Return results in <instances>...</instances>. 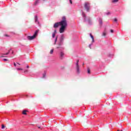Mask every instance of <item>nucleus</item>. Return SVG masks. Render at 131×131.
Masks as SVG:
<instances>
[{
    "mask_svg": "<svg viewBox=\"0 0 131 131\" xmlns=\"http://www.w3.org/2000/svg\"><path fill=\"white\" fill-rule=\"evenodd\" d=\"M4 36L9 37V35L8 34H5Z\"/></svg>",
    "mask_w": 131,
    "mask_h": 131,
    "instance_id": "nucleus-28",
    "label": "nucleus"
},
{
    "mask_svg": "<svg viewBox=\"0 0 131 131\" xmlns=\"http://www.w3.org/2000/svg\"><path fill=\"white\" fill-rule=\"evenodd\" d=\"M25 72H27V71H25Z\"/></svg>",
    "mask_w": 131,
    "mask_h": 131,
    "instance_id": "nucleus-36",
    "label": "nucleus"
},
{
    "mask_svg": "<svg viewBox=\"0 0 131 131\" xmlns=\"http://www.w3.org/2000/svg\"><path fill=\"white\" fill-rule=\"evenodd\" d=\"M63 40H64V36L61 35L60 39V41L62 42Z\"/></svg>",
    "mask_w": 131,
    "mask_h": 131,
    "instance_id": "nucleus-7",
    "label": "nucleus"
},
{
    "mask_svg": "<svg viewBox=\"0 0 131 131\" xmlns=\"http://www.w3.org/2000/svg\"><path fill=\"white\" fill-rule=\"evenodd\" d=\"M99 22L100 24H102V18L99 19Z\"/></svg>",
    "mask_w": 131,
    "mask_h": 131,
    "instance_id": "nucleus-16",
    "label": "nucleus"
},
{
    "mask_svg": "<svg viewBox=\"0 0 131 131\" xmlns=\"http://www.w3.org/2000/svg\"><path fill=\"white\" fill-rule=\"evenodd\" d=\"M114 21L115 22H117V18H115V19H114Z\"/></svg>",
    "mask_w": 131,
    "mask_h": 131,
    "instance_id": "nucleus-21",
    "label": "nucleus"
},
{
    "mask_svg": "<svg viewBox=\"0 0 131 131\" xmlns=\"http://www.w3.org/2000/svg\"><path fill=\"white\" fill-rule=\"evenodd\" d=\"M84 8L85 10L88 12H90V3H85L84 4Z\"/></svg>",
    "mask_w": 131,
    "mask_h": 131,
    "instance_id": "nucleus-2",
    "label": "nucleus"
},
{
    "mask_svg": "<svg viewBox=\"0 0 131 131\" xmlns=\"http://www.w3.org/2000/svg\"><path fill=\"white\" fill-rule=\"evenodd\" d=\"M37 34H38V30H36L35 32V33L34 34V35L36 37V35H37Z\"/></svg>",
    "mask_w": 131,
    "mask_h": 131,
    "instance_id": "nucleus-9",
    "label": "nucleus"
},
{
    "mask_svg": "<svg viewBox=\"0 0 131 131\" xmlns=\"http://www.w3.org/2000/svg\"><path fill=\"white\" fill-rule=\"evenodd\" d=\"M3 61H8V59H6V58H5V59H3Z\"/></svg>",
    "mask_w": 131,
    "mask_h": 131,
    "instance_id": "nucleus-26",
    "label": "nucleus"
},
{
    "mask_svg": "<svg viewBox=\"0 0 131 131\" xmlns=\"http://www.w3.org/2000/svg\"><path fill=\"white\" fill-rule=\"evenodd\" d=\"M53 33H55V34H56V33H57V30H55Z\"/></svg>",
    "mask_w": 131,
    "mask_h": 131,
    "instance_id": "nucleus-24",
    "label": "nucleus"
},
{
    "mask_svg": "<svg viewBox=\"0 0 131 131\" xmlns=\"http://www.w3.org/2000/svg\"><path fill=\"white\" fill-rule=\"evenodd\" d=\"M76 70L77 73H80V71H79V66L78 64L76 66Z\"/></svg>",
    "mask_w": 131,
    "mask_h": 131,
    "instance_id": "nucleus-5",
    "label": "nucleus"
},
{
    "mask_svg": "<svg viewBox=\"0 0 131 131\" xmlns=\"http://www.w3.org/2000/svg\"><path fill=\"white\" fill-rule=\"evenodd\" d=\"M107 34L106 33V32H103V33H102V36H106V35Z\"/></svg>",
    "mask_w": 131,
    "mask_h": 131,
    "instance_id": "nucleus-13",
    "label": "nucleus"
},
{
    "mask_svg": "<svg viewBox=\"0 0 131 131\" xmlns=\"http://www.w3.org/2000/svg\"><path fill=\"white\" fill-rule=\"evenodd\" d=\"M2 129L5 128V125H4V124H2Z\"/></svg>",
    "mask_w": 131,
    "mask_h": 131,
    "instance_id": "nucleus-20",
    "label": "nucleus"
},
{
    "mask_svg": "<svg viewBox=\"0 0 131 131\" xmlns=\"http://www.w3.org/2000/svg\"><path fill=\"white\" fill-rule=\"evenodd\" d=\"M50 54L52 55V54H53L54 53V49H52L51 51H50Z\"/></svg>",
    "mask_w": 131,
    "mask_h": 131,
    "instance_id": "nucleus-14",
    "label": "nucleus"
},
{
    "mask_svg": "<svg viewBox=\"0 0 131 131\" xmlns=\"http://www.w3.org/2000/svg\"><path fill=\"white\" fill-rule=\"evenodd\" d=\"M83 17H85V15L84 14V13H83Z\"/></svg>",
    "mask_w": 131,
    "mask_h": 131,
    "instance_id": "nucleus-29",
    "label": "nucleus"
},
{
    "mask_svg": "<svg viewBox=\"0 0 131 131\" xmlns=\"http://www.w3.org/2000/svg\"><path fill=\"white\" fill-rule=\"evenodd\" d=\"M111 13L110 12H108L107 13H106V15H110Z\"/></svg>",
    "mask_w": 131,
    "mask_h": 131,
    "instance_id": "nucleus-25",
    "label": "nucleus"
},
{
    "mask_svg": "<svg viewBox=\"0 0 131 131\" xmlns=\"http://www.w3.org/2000/svg\"><path fill=\"white\" fill-rule=\"evenodd\" d=\"M57 40H58V36H56V38L55 39L54 45H56Z\"/></svg>",
    "mask_w": 131,
    "mask_h": 131,
    "instance_id": "nucleus-10",
    "label": "nucleus"
},
{
    "mask_svg": "<svg viewBox=\"0 0 131 131\" xmlns=\"http://www.w3.org/2000/svg\"><path fill=\"white\" fill-rule=\"evenodd\" d=\"M35 35H33L32 36H28L27 37L28 39H29V40H32V39H34V38H35Z\"/></svg>",
    "mask_w": 131,
    "mask_h": 131,
    "instance_id": "nucleus-3",
    "label": "nucleus"
},
{
    "mask_svg": "<svg viewBox=\"0 0 131 131\" xmlns=\"http://www.w3.org/2000/svg\"><path fill=\"white\" fill-rule=\"evenodd\" d=\"M14 66L16 67V63H15V62H14Z\"/></svg>",
    "mask_w": 131,
    "mask_h": 131,
    "instance_id": "nucleus-30",
    "label": "nucleus"
},
{
    "mask_svg": "<svg viewBox=\"0 0 131 131\" xmlns=\"http://www.w3.org/2000/svg\"><path fill=\"white\" fill-rule=\"evenodd\" d=\"M83 65H84V63H83Z\"/></svg>",
    "mask_w": 131,
    "mask_h": 131,
    "instance_id": "nucleus-37",
    "label": "nucleus"
},
{
    "mask_svg": "<svg viewBox=\"0 0 131 131\" xmlns=\"http://www.w3.org/2000/svg\"><path fill=\"white\" fill-rule=\"evenodd\" d=\"M38 128H40V127H38Z\"/></svg>",
    "mask_w": 131,
    "mask_h": 131,
    "instance_id": "nucleus-35",
    "label": "nucleus"
},
{
    "mask_svg": "<svg viewBox=\"0 0 131 131\" xmlns=\"http://www.w3.org/2000/svg\"><path fill=\"white\" fill-rule=\"evenodd\" d=\"M5 55H9V53H7L5 54Z\"/></svg>",
    "mask_w": 131,
    "mask_h": 131,
    "instance_id": "nucleus-33",
    "label": "nucleus"
},
{
    "mask_svg": "<svg viewBox=\"0 0 131 131\" xmlns=\"http://www.w3.org/2000/svg\"><path fill=\"white\" fill-rule=\"evenodd\" d=\"M111 32L112 33H113V32H114V31L113 30H111Z\"/></svg>",
    "mask_w": 131,
    "mask_h": 131,
    "instance_id": "nucleus-23",
    "label": "nucleus"
},
{
    "mask_svg": "<svg viewBox=\"0 0 131 131\" xmlns=\"http://www.w3.org/2000/svg\"><path fill=\"white\" fill-rule=\"evenodd\" d=\"M67 20H66V17L65 16L62 17V19L60 22H57L54 24L53 27L54 28H58L59 26H61L59 29L60 33H64L65 31V29H66V27H67Z\"/></svg>",
    "mask_w": 131,
    "mask_h": 131,
    "instance_id": "nucleus-1",
    "label": "nucleus"
},
{
    "mask_svg": "<svg viewBox=\"0 0 131 131\" xmlns=\"http://www.w3.org/2000/svg\"><path fill=\"white\" fill-rule=\"evenodd\" d=\"M29 68V66H27V68Z\"/></svg>",
    "mask_w": 131,
    "mask_h": 131,
    "instance_id": "nucleus-32",
    "label": "nucleus"
},
{
    "mask_svg": "<svg viewBox=\"0 0 131 131\" xmlns=\"http://www.w3.org/2000/svg\"><path fill=\"white\" fill-rule=\"evenodd\" d=\"M70 4H72V0H69Z\"/></svg>",
    "mask_w": 131,
    "mask_h": 131,
    "instance_id": "nucleus-27",
    "label": "nucleus"
},
{
    "mask_svg": "<svg viewBox=\"0 0 131 131\" xmlns=\"http://www.w3.org/2000/svg\"><path fill=\"white\" fill-rule=\"evenodd\" d=\"M90 35L91 38L92 39V41L94 42V36H93V35H92V34H90Z\"/></svg>",
    "mask_w": 131,
    "mask_h": 131,
    "instance_id": "nucleus-12",
    "label": "nucleus"
},
{
    "mask_svg": "<svg viewBox=\"0 0 131 131\" xmlns=\"http://www.w3.org/2000/svg\"><path fill=\"white\" fill-rule=\"evenodd\" d=\"M27 112V111L26 110H24L23 112V114H24V115H26L27 114L26 113Z\"/></svg>",
    "mask_w": 131,
    "mask_h": 131,
    "instance_id": "nucleus-11",
    "label": "nucleus"
},
{
    "mask_svg": "<svg viewBox=\"0 0 131 131\" xmlns=\"http://www.w3.org/2000/svg\"><path fill=\"white\" fill-rule=\"evenodd\" d=\"M117 131H122V130H117Z\"/></svg>",
    "mask_w": 131,
    "mask_h": 131,
    "instance_id": "nucleus-34",
    "label": "nucleus"
},
{
    "mask_svg": "<svg viewBox=\"0 0 131 131\" xmlns=\"http://www.w3.org/2000/svg\"><path fill=\"white\" fill-rule=\"evenodd\" d=\"M58 46L57 47V49H59V48H60V47L62 46V42L60 41V42L58 43Z\"/></svg>",
    "mask_w": 131,
    "mask_h": 131,
    "instance_id": "nucleus-6",
    "label": "nucleus"
},
{
    "mask_svg": "<svg viewBox=\"0 0 131 131\" xmlns=\"http://www.w3.org/2000/svg\"><path fill=\"white\" fill-rule=\"evenodd\" d=\"M55 36H56V34L53 33L52 34V37L54 38H55Z\"/></svg>",
    "mask_w": 131,
    "mask_h": 131,
    "instance_id": "nucleus-17",
    "label": "nucleus"
},
{
    "mask_svg": "<svg viewBox=\"0 0 131 131\" xmlns=\"http://www.w3.org/2000/svg\"><path fill=\"white\" fill-rule=\"evenodd\" d=\"M118 2V0H113V3H117Z\"/></svg>",
    "mask_w": 131,
    "mask_h": 131,
    "instance_id": "nucleus-19",
    "label": "nucleus"
},
{
    "mask_svg": "<svg viewBox=\"0 0 131 131\" xmlns=\"http://www.w3.org/2000/svg\"><path fill=\"white\" fill-rule=\"evenodd\" d=\"M64 56V53L63 52H60V57H63Z\"/></svg>",
    "mask_w": 131,
    "mask_h": 131,
    "instance_id": "nucleus-15",
    "label": "nucleus"
},
{
    "mask_svg": "<svg viewBox=\"0 0 131 131\" xmlns=\"http://www.w3.org/2000/svg\"><path fill=\"white\" fill-rule=\"evenodd\" d=\"M35 22H37L38 24H39V22H38V16L37 15L35 16Z\"/></svg>",
    "mask_w": 131,
    "mask_h": 131,
    "instance_id": "nucleus-4",
    "label": "nucleus"
},
{
    "mask_svg": "<svg viewBox=\"0 0 131 131\" xmlns=\"http://www.w3.org/2000/svg\"><path fill=\"white\" fill-rule=\"evenodd\" d=\"M17 70H22V69H17Z\"/></svg>",
    "mask_w": 131,
    "mask_h": 131,
    "instance_id": "nucleus-31",
    "label": "nucleus"
},
{
    "mask_svg": "<svg viewBox=\"0 0 131 131\" xmlns=\"http://www.w3.org/2000/svg\"><path fill=\"white\" fill-rule=\"evenodd\" d=\"M38 3H39V0H36V2H35L34 5L35 6H36V5H37L38 4Z\"/></svg>",
    "mask_w": 131,
    "mask_h": 131,
    "instance_id": "nucleus-8",
    "label": "nucleus"
},
{
    "mask_svg": "<svg viewBox=\"0 0 131 131\" xmlns=\"http://www.w3.org/2000/svg\"><path fill=\"white\" fill-rule=\"evenodd\" d=\"M43 1H46V0H43Z\"/></svg>",
    "mask_w": 131,
    "mask_h": 131,
    "instance_id": "nucleus-38",
    "label": "nucleus"
},
{
    "mask_svg": "<svg viewBox=\"0 0 131 131\" xmlns=\"http://www.w3.org/2000/svg\"><path fill=\"white\" fill-rule=\"evenodd\" d=\"M78 62H79V60H77V63H76V66H77V65H78Z\"/></svg>",
    "mask_w": 131,
    "mask_h": 131,
    "instance_id": "nucleus-22",
    "label": "nucleus"
},
{
    "mask_svg": "<svg viewBox=\"0 0 131 131\" xmlns=\"http://www.w3.org/2000/svg\"><path fill=\"white\" fill-rule=\"evenodd\" d=\"M88 73H91V71L90 70V68H88Z\"/></svg>",
    "mask_w": 131,
    "mask_h": 131,
    "instance_id": "nucleus-18",
    "label": "nucleus"
}]
</instances>
